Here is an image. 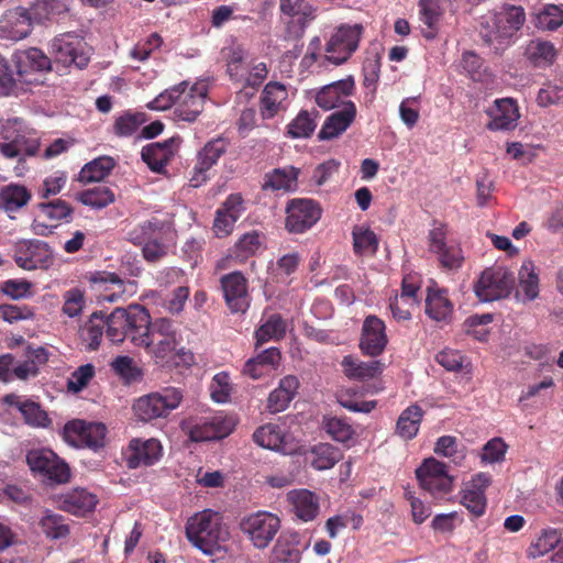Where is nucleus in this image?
Instances as JSON below:
<instances>
[{
	"label": "nucleus",
	"instance_id": "obj_1",
	"mask_svg": "<svg viewBox=\"0 0 563 563\" xmlns=\"http://www.w3.org/2000/svg\"><path fill=\"white\" fill-rule=\"evenodd\" d=\"M153 320L148 311L141 305L115 308L109 314V330L106 338L113 344L130 340L135 346L144 347Z\"/></svg>",
	"mask_w": 563,
	"mask_h": 563
},
{
	"label": "nucleus",
	"instance_id": "obj_2",
	"mask_svg": "<svg viewBox=\"0 0 563 563\" xmlns=\"http://www.w3.org/2000/svg\"><path fill=\"white\" fill-rule=\"evenodd\" d=\"M222 519V515L212 509L196 512L186 522L188 541L207 555L216 554L229 539V531Z\"/></svg>",
	"mask_w": 563,
	"mask_h": 563
},
{
	"label": "nucleus",
	"instance_id": "obj_3",
	"mask_svg": "<svg viewBox=\"0 0 563 563\" xmlns=\"http://www.w3.org/2000/svg\"><path fill=\"white\" fill-rule=\"evenodd\" d=\"M492 21L493 25H482L481 37L487 45L497 43L496 49L505 48L525 25L526 12L521 5L505 3L494 13Z\"/></svg>",
	"mask_w": 563,
	"mask_h": 563
},
{
	"label": "nucleus",
	"instance_id": "obj_4",
	"mask_svg": "<svg viewBox=\"0 0 563 563\" xmlns=\"http://www.w3.org/2000/svg\"><path fill=\"white\" fill-rule=\"evenodd\" d=\"M181 341V334L173 320L156 318L153 320L144 349L155 358L156 364L165 365Z\"/></svg>",
	"mask_w": 563,
	"mask_h": 563
},
{
	"label": "nucleus",
	"instance_id": "obj_5",
	"mask_svg": "<svg viewBox=\"0 0 563 563\" xmlns=\"http://www.w3.org/2000/svg\"><path fill=\"white\" fill-rule=\"evenodd\" d=\"M184 398L180 388L168 386L140 397L133 405L135 416L142 421L167 417L179 407Z\"/></svg>",
	"mask_w": 563,
	"mask_h": 563
},
{
	"label": "nucleus",
	"instance_id": "obj_6",
	"mask_svg": "<svg viewBox=\"0 0 563 563\" xmlns=\"http://www.w3.org/2000/svg\"><path fill=\"white\" fill-rule=\"evenodd\" d=\"M448 224L440 221L433 222V228L428 233V247L437 256L441 268L457 271L464 263V255L461 244L450 240Z\"/></svg>",
	"mask_w": 563,
	"mask_h": 563
},
{
	"label": "nucleus",
	"instance_id": "obj_7",
	"mask_svg": "<svg viewBox=\"0 0 563 563\" xmlns=\"http://www.w3.org/2000/svg\"><path fill=\"white\" fill-rule=\"evenodd\" d=\"M240 530L258 550L266 549L280 530V518L269 511L258 510L244 516L240 521Z\"/></svg>",
	"mask_w": 563,
	"mask_h": 563
},
{
	"label": "nucleus",
	"instance_id": "obj_8",
	"mask_svg": "<svg viewBox=\"0 0 563 563\" xmlns=\"http://www.w3.org/2000/svg\"><path fill=\"white\" fill-rule=\"evenodd\" d=\"M107 432V427L102 422L73 419L65 423L62 438L73 448L97 452L106 445Z\"/></svg>",
	"mask_w": 563,
	"mask_h": 563
},
{
	"label": "nucleus",
	"instance_id": "obj_9",
	"mask_svg": "<svg viewBox=\"0 0 563 563\" xmlns=\"http://www.w3.org/2000/svg\"><path fill=\"white\" fill-rule=\"evenodd\" d=\"M515 286V275L504 266H492L482 272L474 284V292L483 302L506 298Z\"/></svg>",
	"mask_w": 563,
	"mask_h": 563
},
{
	"label": "nucleus",
	"instance_id": "obj_10",
	"mask_svg": "<svg viewBox=\"0 0 563 563\" xmlns=\"http://www.w3.org/2000/svg\"><path fill=\"white\" fill-rule=\"evenodd\" d=\"M26 463L33 473L53 484L68 483L71 476L68 464L48 449H33L26 454Z\"/></svg>",
	"mask_w": 563,
	"mask_h": 563
},
{
	"label": "nucleus",
	"instance_id": "obj_11",
	"mask_svg": "<svg viewBox=\"0 0 563 563\" xmlns=\"http://www.w3.org/2000/svg\"><path fill=\"white\" fill-rule=\"evenodd\" d=\"M285 213V229L291 234H302L320 220L322 208L313 199L294 198L287 202Z\"/></svg>",
	"mask_w": 563,
	"mask_h": 563
},
{
	"label": "nucleus",
	"instance_id": "obj_12",
	"mask_svg": "<svg viewBox=\"0 0 563 563\" xmlns=\"http://www.w3.org/2000/svg\"><path fill=\"white\" fill-rule=\"evenodd\" d=\"M420 487L433 498H443L453 489V477L449 475L446 465L433 457L427 459L416 470Z\"/></svg>",
	"mask_w": 563,
	"mask_h": 563
},
{
	"label": "nucleus",
	"instance_id": "obj_13",
	"mask_svg": "<svg viewBox=\"0 0 563 563\" xmlns=\"http://www.w3.org/2000/svg\"><path fill=\"white\" fill-rule=\"evenodd\" d=\"M54 60L64 66L75 65L84 68L88 65L89 56L84 40L73 33H65L55 37L51 44Z\"/></svg>",
	"mask_w": 563,
	"mask_h": 563
},
{
	"label": "nucleus",
	"instance_id": "obj_14",
	"mask_svg": "<svg viewBox=\"0 0 563 563\" xmlns=\"http://www.w3.org/2000/svg\"><path fill=\"white\" fill-rule=\"evenodd\" d=\"M362 31L361 24L340 26L327 44L325 58L335 65L346 62L356 51Z\"/></svg>",
	"mask_w": 563,
	"mask_h": 563
},
{
	"label": "nucleus",
	"instance_id": "obj_15",
	"mask_svg": "<svg viewBox=\"0 0 563 563\" xmlns=\"http://www.w3.org/2000/svg\"><path fill=\"white\" fill-rule=\"evenodd\" d=\"M13 257L16 265L25 271L46 268L53 262L48 244L40 240L19 241L15 244Z\"/></svg>",
	"mask_w": 563,
	"mask_h": 563
},
{
	"label": "nucleus",
	"instance_id": "obj_16",
	"mask_svg": "<svg viewBox=\"0 0 563 563\" xmlns=\"http://www.w3.org/2000/svg\"><path fill=\"white\" fill-rule=\"evenodd\" d=\"M13 63L19 80L25 84L40 82L41 80L34 76L47 73L52 69V60L49 57L36 47L18 51L13 55Z\"/></svg>",
	"mask_w": 563,
	"mask_h": 563
},
{
	"label": "nucleus",
	"instance_id": "obj_17",
	"mask_svg": "<svg viewBox=\"0 0 563 563\" xmlns=\"http://www.w3.org/2000/svg\"><path fill=\"white\" fill-rule=\"evenodd\" d=\"M225 303L232 313L245 312L250 307L249 280L239 271L220 278Z\"/></svg>",
	"mask_w": 563,
	"mask_h": 563
},
{
	"label": "nucleus",
	"instance_id": "obj_18",
	"mask_svg": "<svg viewBox=\"0 0 563 563\" xmlns=\"http://www.w3.org/2000/svg\"><path fill=\"white\" fill-rule=\"evenodd\" d=\"M35 21L31 8L9 9L0 18V37L10 41L23 40L31 33Z\"/></svg>",
	"mask_w": 563,
	"mask_h": 563
},
{
	"label": "nucleus",
	"instance_id": "obj_19",
	"mask_svg": "<svg viewBox=\"0 0 563 563\" xmlns=\"http://www.w3.org/2000/svg\"><path fill=\"white\" fill-rule=\"evenodd\" d=\"M180 141L179 136H173L163 142L147 144L143 146L141 157L152 172L162 174L176 155Z\"/></svg>",
	"mask_w": 563,
	"mask_h": 563
},
{
	"label": "nucleus",
	"instance_id": "obj_20",
	"mask_svg": "<svg viewBox=\"0 0 563 563\" xmlns=\"http://www.w3.org/2000/svg\"><path fill=\"white\" fill-rule=\"evenodd\" d=\"M386 327L376 316L365 318L360 339V349L363 354L375 357L383 353L387 345Z\"/></svg>",
	"mask_w": 563,
	"mask_h": 563
},
{
	"label": "nucleus",
	"instance_id": "obj_21",
	"mask_svg": "<svg viewBox=\"0 0 563 563\" xmlns=\"http://www.w3.org/2000/svg\"><path fill=\"white\" fill-rule=\"evenodd\" d=\"M490 483L492 478L488 474L478 473L466 484L463 490L461 504L475 518L482 517L486 511L487 499L485 492Z\"/></svg>",
	"mask_w": 563,
	"mask_h": 563
},
{
	"label": "nucleus",
	"instance_id": "obj_22",
	"mask_svg": "<svg viewBox=\"0 0 563 563\" xmlns=\"http://www.w3.org/2000/svg\"><path fill=\"white\" fill-rule=\"evenodd\" d=\"M207 98V86L195 84L191 87L183 88V95L178 99L175 115L183 121L194 122L203 110Z\"/></svg>",
	"mask_w": 563,
	"mask_h": 563
},
{
	"label": "nucleus",
	"instance_id": "obj_23",
	"mask_svg": "<svg viewBox=\"0 0 563 563\" xmlns=\"http://www.w3.org/2000/svg\"><path fill=\"white\" fill-rule=\"evenodd\" d=\"M355 90L353 76L336 80L323 86L316 95V103L323 110H332L338 107L343 108V103L349 100L345 98L352 96Z\"/></svg>",
	"mask_w": 563,
	"mask_h": 563
},
{
	"label": "nucleus",
	"instance_id": "obj_24",
	"mask_svg": "<svg viewBox=\"0 0 563 563\" xmlns=\"http://www.w3.org/2000/svg\"><path fill=\"white\" fill-rule=\"evenodd\" d=\"M357 114L356 106L353 101L349 100L343 103V108L331 113L324 120L319 133L320 141H329L339 137L343 134L355 121Z\"/></svg>",
	"mask_w": 563,
	"mask_h": 563
},
{
	"label": "nucleus",
	"instance_id": "obj_25",
	"mask_svg": "<svg viewBox=\"0 0 563 563\" xmlns=\"http://www.w3.org/2000/svg\"><path fill=\"white\" fill-rule=\"evenodd\" d=\"M162 456V445L156 439L130 441L126 464L130 468L154 465Z\"/></svg>",
	"mask_w": 563,
	"mask_h": 563
},
{
	"label": "nucleus",
	"instance_id": "obj_26",
	"mask_svg": "<svg viewBox=\"0 0 563 563\" xmlns=\"http://www.w3.org/2000/svg\"><path fill=\"white\" fill-rule=\"evenodd\" d=\"M3 402L16 408L21 412L24 422L33 428H47L52 423L48 413L36 401L9 394L3 397Z\"/></svg>",
	"mask_w": 563,
	"mask_h": 563
},
{
	"label": "nucleus",
	"instance_id": "obj_27",
	"mask_svg": "<svg viewBox=\"0 0 563 563\" xmlns=\"http://www.w3.org/2000/svg\"><path fill=\"white\" fill-rule=\"evenodd\" d=\"M288 92L286 87L277 81H269L260 97V112L263 120L276 117L287 108Z\"/></svg>",
	"mask_w": 563,
	"mask_h": 563
},
{
	"label": "nucleus",
	"instance_id": "obj_28",
	"mask_svg": "<svg viewBox=\"0 0 563 563\" xmlns=\"http://www.w3.org/2000/svg\"><path fill=\"white\" fill-rule=\"evenodd\" d=\"M109 330V314L95 311L79 330V338L86 351H97Z\"/></svg>",
	"mask_w": 563,
	"mask_h": 563
},
{
	"label": "nucleus",
	"instance_id": "obj_29",
	"mask_svg": "<svg viewBox=\"0 0 563 563\" xmlns=\"http://www.w3.org/2000/svg\"><path fill=\"white\" fill-rule=\"evenodd\" d=\"M522 56L534 68H548L554 64L558 49L554 44L543 38H532L522 47Z\"/></svg>",
	"mask_w": 563,
	"mask_h": 563
},
{
	"label": "nucleus",
	"instance_id": "obj_30",
	"mask_svg": "<svg viewBox=\"0 0 563 563\" xmlns=\"http://www.w3.org/2000/svg\"><path fill=\"white\" fill-rule=\"evenodd\" d=\"M287 500L296 518L302 522L312 521L319 515V497L308 489L290 490L287 494Z\"/></svg>",
	"mask_w": 563,
	"mask_h": 563
},
{
	"label": "nucleus",
	"instance_id": "obj_31",
	"mask_svg": "<svg viewBox=\"0 0 563 563\" xmlns=\"http://www.w3.org/2000/svg\"><path fill=\"white\" fill-rule=\"evenodd\" d=\"M25 360L13 367V377L20 380L35 378L40 374V367L48 362L49 353L43 346L27 345Z\"/></svg>",
	"mask_w": 563,
	"mask_h": 563
},
{
	"label": "nucleus",
	"instance_id": "obj_32",
	"mask_svg": "<svg viewBox=\"0 0 563 563\" xmlns=\"http://www.w3.org/2000/svg\"><path fill=\"white\" fill-rule=\"evenodd\" d=\"M299 387V380L294 375L285 376L279 385L271 391L267 399V409L272 413L284 411L294 399Z\"/></svg>",
	"mask_w": 563,
	"mask_h": 563
},
{
	"label": "nucleus",
	"instance_id": "obj_33",
	"mask_svg": "<svg viewBox=\"0 0 563 563\" xmlns=\"http://www.w3.org/2000/svg\"><path fill=\"white\" fill-rule=\"evenodd\" d=\"M426 313L435 321L449 322L453 314V303L445 289L429 287L426 298Z\"/></svg>",
	"mask_w": 563,
	"mask_h": 563
},
{
	"label": "nucleus",
	"instance_id": "obj_34",
	"mask_svg": "<svg viewBox=\"0 0 563 563\" xmlns=\"http://www.w3.org/2000/svg\"><path fill=\"white\" fill-rule=\"evenodd\" d=\"M496 111L487 124L490 131L512 130L519 119V110L516 102L510 99H498L495 101Z\"/></svg>",
	"mask_w": 563,
	"mask_h": 563
},
{
	"label": "nucleus",
	"instance_id": "obj_35",
	"mask_svg": "<svg viewBox=\"0 0 563 563\" xmlns=\"http://www.w3.org/2000/svg\"><path fill=\"white\" fill-rule=\"evenodd\" d=\"M300 550L299 538L297 533L283 532L277 538L273 548L272 563H299Z\"/></svg>",
	"mask_w": 563,
	"mask_h": 563
},
{
	"label": "nucleus",
	"instance_id": "obj_36",
	"mask_svg": "<svg viewBox=\"0 0 563 563\" xmlns=\"http://www.w3.org/2000/svg\"><path fill=\"white\" fill-rule=\"evenodd\" d=\"M40 150L37 137L18 134L10 142L0 143V153L7 158H18L20 162L27 156H35Z\"/></svg>",
	"mask_w": 563,
	"mask_h": 563
},
{
	"label": "nucleus",
	"instance_id": "obj_37",
	"mask_svg": "<svg viewBox=\"0 0 563 563\" xmlns=\"http://www.w3.org/2000/svg\"><path fill=\"white\" fill-rule=\"evenodd\" d=\"M32 199V192L24 185L11 183L0 188V205L7 213L16 212Z\"/></svg>",
	"mask_w": 563,
	"mask_h": 563
},
{
	"label": "nucleus",
	"instance_id": "obj_38",
	"mask_svg": "<svg viewBox=\"0 0 563 563\" xmlns=\"http://www.w3.org/2000/svg\"><path fill=\"white\" fill-rule=\"evenodd\" d=\"M62 504L65 511L76 516H84L96 508L98 498L87 489L75 488L64 495Z\"/></svg>",
	"mask_w": 563,
	"mask_h": 563
},
{
	"label": "nucleus",
	"instance_id": "obj_39",
	"mask_svg": "<svg viewBox=\"0 0 563 563\" xmlns=\"http://www.w3.org/2000/svg\"><path fill=\"white\" fill-rule=\"evenodd\" d=\"M166 225L163 221L152 218L145 220L126 232V240L134 245H143L156 239H163Z\"/></svg>",
	"mask_w": 563,
	"mask_h": 563
},
{
	"label": "nucleus",
	"instance_id": "obj_40",
	"mask_svg": "<svg viewBox=\"0 0 563 563\" xmlns=\"http://www.w3.org/2000/svg\"><path fill=\"white\" fill-rule=\"evenodd\" d=\"M299 172L300 170L294 166L275 168L265 175L263 189H271L273 191H294L297 189Z\"/></svg>",
	"mask_w": 563,
	"mask_h": 563
},
{
	"label": "nucleus",
	"instance_id": "obj_41",
	"mask_svg": "<svg viewBox=\"0 0 563 563\" xmlns=\"http://www.w3.org/2000/svg\"><path fill=\"white\" fill-rule=\"evenodd\" d=\"M344 374L350 379L367 380L380 374L383 364L379 361L363 362L351 355L344 356L341 363Z\"/></svg>",
	"mask_w": 563,
	"mask_h": 563
},
{
	"label": "nucleus",
	"instance_id": "obj_42",
	"mask_svg": "<svg viewBox=\"0 0 563 563\" xmlns=\"http://www.w3.org/2000/svg\"><path fill=\"white\" fill-rule=\"evenodd\" d=\"M36 209L51 222V228H57L63 222L69 223L73 220L74 208L62 199L40 202L36 205Z\"/></svg>",
	"mask_w": 563,
	"mask_h": 563
},
{
	"label": "nucleus",
	"instance_id": "obj_43",
	"mask_svg": "<svg viewBox=\"0 0 563 563\" xmlns=\"http://www.w3.org/2000/svg\"><path fill=\"white\" fill-rule=\"evenodd\" d=\"M311 466L318 471L332 468L339 461L343 459L340 449L330 443H319L311 448L307 457Z\"/></svg>",
	"mask_w": 563,
	"mask_h": 563
},
{
	"label": "nucleus",
	"instance_id": "obj_44",
	"mask_svg": "<svg viewBox=\"0 0 563 563\" xmlns=\"http://www.w3.org/2000/svg\"><path fill=\"white\" fill-rule=\"evenodd\" d=\"M424 411L418 405L407 407L399 416L396 423V433L405 439H413L419 431Z\"/></svg>",
	"mask_w": 563,
	"mask_h": 563
},
{
	"label": "nucleus",
	"instance_id": "obj_45",
	"mask_svg": "<svg viewBox=\"0 0 563 563\" xmlns=\"http://www.w3.org/2000/svg\"><path fill=\"white\" fill-rule=\"evenodd\" d=\"M420 20L427 26L422 30V35L427 40H433L438 33V23L443 14V9L439 0H419Z\"/></svg>",
	"mask_w": 563,
	"mask_h": 563
},
{
	"label": "nucleus",
	"instance_id": "obj_46",
	"mask_svg": "<svg viewBox=\"0 0 563 563\" xmlns=\"http://www.w3.org/2000/svg\"><path fill=\"white\" fill-rule=\"evenodd\" d=\"M229 145V140L223 136H217L208 141L197 153L196 162L199 163V168L210 170L220 157L227 153Z\"/></svg>",
	"mask_w": 563,
	"mask_h": 563
},
{
	"label": "nucleus",
	"instance_id": "obj_47",
	"mask_svg": "<svg viewBox=\"0 0 563 563\" xmlns=\"http://www.w3.org/2000/svg\"><path fill=\"white\" fill-rule=\"evenodd\" d=\"M115 167V161L110 156H100L84 165L78 180L84 185L103 180Z\"/></svg>",
	"mask_w": 563,
	"mask_h": 563
},
{
	"label": "nucleus",
	"instance_id": "obj_48",
	"mask_svg": "<svg viewBox=\"0 0 563 563\" xmlns=\"http://www.w3.org/2000/svg\"><path fill=\"white\" fill-rule=\"evenodd\" d=\"M255 443L258 445L274 450V451H286L285 433L279 426L274 423H267L257 428L253 434Z\"/></svg>",
	"mask_w": 563,
	"mask_h": 563
},
{
	"label": "nucleus",
	"instance_id": "obj_49",
	"mask_svg": "<svg viewBox=\"0 0 563 563\" xmlns=\"http://www.w3.org/2000/svg\"><path fill=\"white\" fill-rule=\"evenodd\" d=\"M146 120V114L143 112L123 111L114 118L112 132L118 137L132 136Z\"/></svg>",
	"mask_w": 563,
	"mask_h": 563
},
{
	"label": "nucleus",
	"instance_id": "obj_50",
	"mask_svg": "<svg viewBox=\"0 0 563 563\" xmlns=\"http://www.w3.org/2000/svg\"><path fill=\"white\" fill-rule=\"evenodd\" d=\"M89 282L99 288L104 287L106 290L109 289L108 285L117 288L115 291L110 294H100L98 297L100 301L114 302L124 291L123 280L115 273L95 272L90 274Z\"/></svg>",
	"mask_w": 563,
	"mask_h": 563
},
{
	"label": "nucleus",
	"instance_id": "obj_51",
	"mask_svg": "<svg viewBox=\"0 0 563 563\" xmlns=\"http://www.w3.org/2000/svg\"><path fill=\"white\" fill-rule=\"evenodd\" d=\"M316 115L313 113L301 110L299 113L287 124L286 135L290 139H308L310 137L316 128Z\"/></svg>",
	"mask_w": 563,
	"mask_h": 563
},
{
	"label": "nucleus",
	"instance_id": "obj_52",
	"mask_svg": "<svg viewBox=\"0 0 563 563\" xmlns=\"http://www.w3.org/2000/svg\"><path fill=\"white\" fill-rule=\"evenodd\" d=\"M287 324L279 313L267 317L265 322L256 330V346L271 340H280L286 333Z\"/></svg>",
	"mask_w": 563,
	"mask_h": 563
},
{
	"label": "nucleus",
	"instance_id": "obj_53",
	"mask_svg": "<svg viewBox=\"0 0 563 563\" xmlns=\"http://www.w3.org/2000/svg\"><path fill=\"white\" fill-rule=\"evenodd\" d=\"M561 542V534L556 529H544L542 532L531 542L529 548L527 549V555L530 559L540 558L555 547H558Z\"/></svg>",
	"mask_w": 563,
	"mask_h": 563
},
{
	"label": "nucleus",
	"instance_id": "obj_54",
	"mask_svg": "<svg viewBox=\"0 0 563 563\" xmlns=\"http://www.w3.org/2000/svg\"><path fill=\"white\" fill-rule=\"evenodd\" d=\"M265 242V235L258 230H252L243 235L234 244V254L241 261L246 260L256 254V252L263 246Z\"/></svg>",
	"mask_w": 563,
	"mask_h": 563
},
{
	"label": "nucleus",
	"instance_id": "obj_55",
	"mask_svg": "<svg viewBox=\"0 0 563 563\" xmlns=\"http://www.w3.org/2000/svg\"><path fill=\"white\" fill-rule=\"evenodd\" d=\"M325 432L336 442L350 445L353 442L355 430L352 424L345 419L340 417H331L324 420L323 423Z\"/></svg>",
	"mask_w": 563,
	"mask_h": 563
},
{
	"label": "nucleus",
	"instance_id": "obj_56",
	"mask_svg": "<svg viewBox=\"0 0 563 563\" xmlns=\"http://www.w3.org/2000/svg\"><path fill=\"white\" fill-rule=\"evenodd\" d=\"M519 288L528 300H533L539 295V276L532 261H526L519 271Z\"/></svg>",
	"mask_w": 563,
	"mask_h": 563
},
{
	"label": "nucleus",
	"instance_id": "obj_57",
	"mask_svg": "<svg viewBox=\"0 0 563 563\" xmlns=\"http://www.w3.org/2000/svg\"><path fill=\"white\" fill-rule=\"evenodd\" d=\"M77 199L85 206L101 209L114 201L113 191L106 186L87 189L77 195Z\"/></svg>",
	"mask_w": 563,
	"mask_h": 563
},
{
	"label": "nucleus",
	"instance_id": "obj_58",
	"mask_svg": "<svg viewBox=\"0 0 563 563\" xmlns=\"http://www.w3.org/2000/svg\"><path fill=\"white\" fill-rule=\"evenodd\" d=\"M355 254H375L378 250V239L374 231L365 227H355L352 232Z\"/></svg>",
	"mask_w": 563,
	"mask_h": 563
},
{
	"label": "nucleus",
	"instance_id": "obj_59",
	"mask_svg": "<svg viewBox=\"0 0 563 563\" xmlns=\"http://www.w3.org/2000/svg\"><path fill=\"white\" fill-rule=\"evenodd\" d=\"M563 24V4H545L536 15V26L543 31H555Z\"/></svg>",
	"mask_w": 563,
	"mask_h": 563
},
{
	"label": "nucleus",
	"instance_id": "obj_60",
	"mask_svg": "<svg viewBox=\"0 0 563 563\" xmlns=\"http://www.w3.org/2000/svg\"><path fill=\"white\" fill-rule=\"evenodd\" d=\"M40 527L52 540L66 538L69 534V527L64 522V517L57 514L46 512L40 520Z\"/></svg>",
	"mask_w": 563,
	"mask_h": 563
},
{
	"label": "nucleus",
	"instance_id": "obj_61",
	"mask_svg": "<svg viewBox=\"0 0 563 563\" xmlns=\"http://www.w3.org/2000/svg\"><path fill=\"white\" fill-rule=\"evenodd\" d=\"M183 88H187V81H183L164 90L156 98L150 101L146 107L150 110L156 111H164L169 109L172 106L177 104L178 99H180L183 95Z\"/></svg>",
	"mask_w": 563,
	"mask_h": 563
},
{
	"label": "nucleus",
	"instance_id": "obj_62",
	"mask_svg": "<svg viewBox=\"0 0 563 563\" xmlns=\"http://www.w3.org/2000/svg\"><path fill=\"white\" fill-rule=\"evenodd\" d=\"M30 8L37 22L67 10L65 0H35Z\"/></svg>",
	"mask_w": 563,
	"mask_h": 563
},
{
	"label": "nucleus",
	"instance_id": "obj_63",
	"mask_svg": "<svg viewBox=\"0 0 563 563\" xmlns=\"http://www.w3.org/2000/svg\"><path fill=\"white\" fill-rule=\"evenodd\" d=\"M96 375V368L87 363L77 367L67 380V390L77 394L85 389Z\"/></svg>",
	"mask_w": 563,
	"mask_h": 563
},
{
	"label": "nucleus",
	"instance_id": "obj_64",
	"mask_svg": "<svg viewBox=\"0 0 563 563\" xmlns=\"http://www.w3.org/2000/svg\"><path fill=\"white\" fill-rule=\"evenodd\" d=\"M209 390L212 400L216 402H228L232 393V385L229 374L225 372L216 374L210 383Z\"/></svg>",
	"mask_w": 563,
	"mask_h": 563
}]
</instances>
